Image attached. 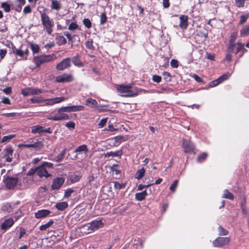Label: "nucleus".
Returning a JSON list of instances; mask_svg holds the SVG:
<instances>
[{"instance_id":"1","label":"nucleus","mask_w":249,"mask_h":249,"mask_svg":"<svg viewBox=\"0 0 249 249\" xmlns=\"http://www.w3.org/2000/svg\"><path fill=\"white\" fill-rule=\"evenodd\" d=\"M64 97H59L53 98L45 99L42 96L34 97L30 99L32 103H42V106H53L58 104L66 100Z\"/></svg>"},{"instance_id":"2","label":"nucleus","mask_w":249,"mask_h":249,"mask_svg":"<svg viewBox=\"0 0 249 249\" xmlns=\"http://www.w3.org/2000/svg\"><path fill=\"white\" fill-rule=\"evenodd\" d=\"M19 147L32 149L35 150H40L43 148V143L42 141L37 139L30 138L23 143L19 144Z\"/></svg>"},{"instance_id":"3","label":"nucleus","mask_w":249,"mask_h":249,"mask_svg":"<svg viewBox=\"0 0 249 249\" xmlns=\"http://www.w3.org/2000/svg\"><path fill=\"white\" fill-rule=\"evenodd\" d=\"M41 20L44 29L48 34H51L53 31L52 28L54 26L53 19H51L45 13H43L41 14Z\"/></svg>"},{"instance_id":"4","label":"nucleus","mask_w":249,"mask_h":249,"mask_svg":"<svg viewBox=\"0 0 249 249\" xmlns=\"http://www.w3.org/2000/svg\"><path fill=\"white\" fill-rule=\"evenodd\" d=\"M65 112H68L65 107H61L58 109L57 112L54 116H50L48 117V119L55 121L69 120L70 117Z\"/></svg>"},{"instance_id":"5","label":"nucleus","mask_w":249,"mask_h":249,"mask_svg":"<svg viewBox=\"0 0 249 249\" xmlns=\"http://www.w3.org/2000/svg\"><path fill=\"white\" fill-rule=\"evenodd\" d=\"M56 58L54 54L49 55H43L39 56H35L33 58V61L37 67L41 64L53 61Z\"/></svg>"},{"instance_id":"6","label":"nucleus","mask_w":249,"mask_h":249,"mask_svg":"<svg viewBox=\"0 0 249 249\" xmlns=\"http://www.w3.org/2000/svg\"><path fill=\"white\" fill-rule=\"evenodd\" d=\"M118 91L124 97L135 96L137 93L131 90V87L129 85H120L117 87Z\"/></svg>"},{"instance_id":"7","label":"nucleus","mask_w":249,"mask_h":249,"mask_svg":"<svg viewBox=\"0 0 249 249\" xmlns=\"http://www.w3.org/2000/svg\"><path fill=\"white\" fill-rule=\"evenodd\" d=\"M88 151L89 150L86 145H81L76 148L73 152L75 155L74 156V158H73L72 159L76 160L79 159L80 157L79 156H80L81 158H84L86 157Z\"/></svg>"},{"instance_id":"8","label":"nucleus","mask_w":249,"mask_h":249,"mask_svg":"<svg viewBox=\"0 0 249 249\" xmlns=\"http://www.w3.org/2000/svg\"><path fill=\"white\" fill-rule=\"evenodd\" d=\"M182 147L186 153L196 154V148L194 143L189 140L183 139L182 140Z\"/></svg>"},{"instance_id":"9","label":"nucleus","mask_w":249,"mask_h":249,"mask_svg":"<svg viewBox=\"0 0 249 249\" xmlns=\"http://www.w3.org/2000/svg\"><path fill=\"white\" fill-rule=\"evenodd\" d=\"M231 239L229 237H219L213 242V245L214 247H221L228 244Z\"/></svg>"},{"instance_id":"10","label":"nucleus","mask_w":249,"mask_h":249,"mask_svg":"<svg viewBox=\"0 0 249 249\" xmlns=\"http://www.w3.org/2000/svg\"><path fill=\"white\" fill-rule=\"evenodd\" d=\"M73 78L71 74L63 73V74L57 76L55 78V81L58 83H66L72 81Z\"/></svg>"},{"instance_id":"11","label":"nucleus","mask_w":249,"mask_h":249,"mask_svg":"<svg viewBox=\"0 0 249 249\" xmlns=\"http://www.w3.org/2000/svg\"><path fill=\"white\" fill-rule=\"evenodd\" d=\"M31 132L33 134H41L43 133H51V128L50 127L45 128L44 127L39 125H34L31 127Z\"/></svg>"},{"instance_id":"12","label":"nucleus","mask_w":249,"mask_h":249,"mask_svg":"<svg viewBox=\"0 0 249 249\" xmlns=\"http://www.w3.org/2000/svg\"><path fill=\"white\" fill-rule=\"evenodd\" d=\"M231 76V74L230 73H227L224 74H223L222 75L220 76L219 78H218L217 79L213 81L212 82H210L209 84V86L210 87H214L220 83H222L224 81L228 79L230 76Z\"/></svg>"},{"instance_id":"13","label":"nucleus","mask_w":249,"mask_h":249,"mask_svg":"<svg viewBox=\"0 0 249 249\" xmlns=\"http://www.w3.org/2000/svg\"><path fill=\"white\" fill-rule=\"evenodd\" d=\"M36 174L40 178H48L51 176V174L48 173L47 169L42 165L36 167Z\"/></svg>"},{"instance_id":"14","label":"nucleus","mask_w":249,"mask_h":249,"mask_svg":"<svg viewBox=\"0 0 249 249\" xmlns=\"http://www.w3.org/2000/svg\"><path fill=\"white\" fill-rule=\"evenodd\" d=\"M71 66V59L70 58H66L63 61L59 63L56 65V69L58 70L62 71Z\"/></svg>"},{"instance_id":"15","label":"nucleus","mask_w":249,"mask_h":249,"mask_svg":"<svg viewBox=\"0 0 249 249\" xmlns=\"http://www.w3.org/2000/svg\"><path fill=\"white\" fill-rule=\"evenodd\" d=\"M18 179L17 178L8 177L5 179V183L9 189H13L17 184Z\"/></svg>"},{"instance_id":"16","label":"nucleus","mask_w":249,"mask_h":249,"mask_svg":"<svg viewBox=\"0 0 249 249\" xmlns=\"http://www.w3.org/2000/svg\"><path fill=\"white\" fill-rule=\"evenodd\" d=\"M64 179L63 178H57L53 179V184L52 185V189L53 190L58 189L62 185L64 182Z\"/></svg>"},{"instance_id":"17","label":"nucleus","mask_w":249,"mask_h":249,"mask_svg":"<svg viewBox=\"0 0 249 249\" xmlns=\"http://www.w3.org/2000/svg\"><path fill=\"white\" fill-rule=\"evenodd\" d=\"M188 17L186 15H181L179 17V27L182 29H186L188 26Z\"/></svg>"},{"instance_id":"18","label":"nucleus","mask_w":249,"mask_h":249,"mask_svg":"<svg viewBox=\"0 0 249 249\" xmlns=\"http://www.w3.org/2000/svg\"><path fill=\"white\" fill-rule=\"evenodd\" d=\"M13 150L11 147H8L4 150V157L6 159L7 162H11L12 161V155Z\"/></svg>"},{"instance_id":"19","label":"nucleus","mask_w":249,"mask_h":249,"mask_svg":"<svg viewBox=\"0 0 249 249\" xmlns=\"http://www.w3.org/2000/svg\"><path fill=\"white\" fill-rule=\"evenodd\" d=\"M51 211L48 210L43 209L39 210L35 213V217L37 219L43 218L49 215Z\"/></svg>"},{"instance_id":"20","label":"nucleus","mask_w":249,"mask_h":249,"mask_svg":"<svg viewBox=\"0 0 249 249\" xmlns=\"http://www.w3.org/2000/svg\"><path fill=\"white\" fill-rule=\"evenodd\" d=\"M237 36V33H233L231 35V38L230 40V45H229V48H228V51L230 53H231L233 52V51L235 47V44L234 43V42Z\"/></svg>"},{"instance_id":"21","label":"nucleus","mask_w":249,"mask_h":249,"mask_svg":"<svg viewBox=\"0 0 249 249\" xmlns=\"http://www.w3.org/2000/svg\"><path fill=\"white\" fill-rule=\"evenodd\" d=\"M90 228L93 231L97 230L98 229L103 227V224L101 220H94L89 223Z\"/></svg>"},{"instance_id":"22","label":"nucleus","mask_w":249,"mask_h":249,"mask_svg":"<svg viewBox=\"0 0 249 249\" xmlns=\"http://www.w3.org/2000/svg\"><path fill=\"white\" fill-rule=\"evenodd\" d=\"M67 112H76L84 110V107L82 106H71L65 107Z\"/></svg>"},{"instance_id":"23","label":"nucleus","mask_w":249,"mask_h":249,"mask_svg":"<svg viewBox=\"0 0 249 249\" xmlns=\"http://www.w3.org/2000/svg\"><path fill=\"white\" fill-rule=\"evenodd\" d=\"M14 221L11 218L5 220L1 226L2 230H6L7 228L11 227L14 224Z\"/></svg>"},{"instance_id":"24","label":"nucleus","mask_w":249,"mask_h":249,"mask_svg":"<svg viewBox=\"0 0 249 249\" xmlns=\"http://www.w3.org/2000/svg\"><path fill=\"white\" fill-rule=\"evenodd\" d=\"M81 178V176L79 174L73 173L69 176V179L71 183H75L78 181Z\"/></svg>"},{"instance_id":"25","label":"nucleus","mask_w":249,"mask_h":249,"mask_svg":"<svg viewBox=\"0 0 249 249\" xmlns=\"http://www.w3.org/2000/svg\"><path fill=\"white\" fill-rule=\"evenodd\" d=\"M147 195V191L144 190L142 192L136 193L135 194V198L138 201H142L145 198Z\"/></svg>"},{"instance_id":"26","label":"nucleus","mask_w":249,"mask_h":249,"mask_svg":"<svg viewBox=\"0 0 249 249\" xmlns=\"http://www.w3.org/2000/svg\"><path fill=\"white\" fill-rule=\"evenodd\" d=\"M86 105L90 107H97L98 103L95 100L89 98L86 100Z\"/></svg>"},{"instance_id":"27","label":"nucleus","mask_w":249,"mask_h":249,"mask_svg":"<svg viewBox=\"0 0 249 249\" xmlns=\"http://www.w3.org/2000/svg\"><path fill=\"white\" fill-rule=\"evenodd\" d=\"M62 7L60 2L56 0H52L51 2V8L53 10H59Z\"/></svg>"},{"instance_id":"28","label":"nucleus","mask_w":249,"mask_h":249,"mask_svg":"<svg viewBox=\"0 0 249 249\" xmlns=\"http://www.w3.org/2000/svg\"><path fill=\"white\" fill-rule=\"evenodd\" d=\"M68 207V204L66 202H60L55 205L56 208L59 211H63Z\"/></svg>"},{"instance_id":"29","label":"nucleus","mask_w":249,"mask_h":249,"mask_svg":"<svg viewBox=\"0 0 249 249\" xmlns=\"http://www.w3.org/2000/svg\"><path fill=\"white\" fill-rule=\"evenodd\" d=\"M81 231L85 233H89L93 231L92 229L90 228L89 223L85 225H83L80 227Z\"/></svg>"},{"instance_id":"30","label":"nucleus","mask_w":249,"mask_h":249,"mask_svg":"<svg viewBox=\"0 0 249 249\" xmlns=\"http://www.w3.org/2000/svg\"><path fill=\"white\" fill-rule=\"evenodd\" d=\"M55 39L56 43L58 45H64L67 42L65 38L62 36H57L56 37Z\"/></svg>"},{"instance_id":"31","label":"nucleus","mask_w":249,"mask_h":249,"mask_svg":"<svg viewBox=\"0 0 249 249\" xmlns=\"http://www.w3.org/2000/svg\"><path fill=\"white\" fill-rule=\"evenodd\" d=\"M222 197L227 198L230 200H233L234 199V196L228 190H225L224 191Z\"/></svg>"},{"instance_id":"32","label":"nucleus","mask_w":249,"mask_h":249,"mask_svg":"<svg viewBox=\"0 0 249 249\" xmlns=\"http://www.w3.org/2000/svg\"><path fill=\"white\" fill-rule=\"evenodd\" d=\"M16 137L15 134H10L7 136H4L1 140V143H7L9 142H10L12 139L15 138Z\"/></svg>"},{"instance_id":"33","label":"nucleus","mask_w":249,"mask_h":249,"mask_svg":"<svg viewBox=\"0 0 249 249\" xmlns=\"http://www.w3.org/2000/svg\"><path fill=\"white\" fill-rule=\"evenodd\" d=\"M145 172V169L143 168L138 170L135 174V178L137 179H141L144 176Z\"/></svg>"},{"instance_id":"34","label":"nucleus","mask_w":249,"mask_h":249,"mask_svg":"<svg viewBox=\"0 0 249 249\" xmlns=\"http://www.w3.org/2000/svg\"><path fill=\"white\" fill-rule=\"evenodd\" d=\"M122 155V152L120 151H117L115 152H109L107 153L106 154V157H119Z\"/></svg>"},{"instance_id":"35","label":"nucleus","mask_w":249,"mask_h":249,"mask_svg":"<svg viewBox=\"0 0 249 249\" xmlns=\"http://www.w3.org/2000/svg\"><path fill=\"white\" fill-rule=\"evenodd\" d=\"M53 223V221L51 220L48 223L44 225H42L41 226H40L39 230L40 231H45L46 229H48L51 226H52Z\"/></svg>"},{"instance_id":"36","label":"nucleus","mask_w":249,"mask_h":249,"mask_svg":"<svg viewBox=\"0 0 249 249\" xmlns=\"http://www.w3.org/2000/svg\"><path fill=\"white\" fill-rule=\"evenodd\" d=\"M208 154L206 152H204L198 156L197 158V161L198 162H202L204 161L207 158Z\"/></svg>"},{"instance_id":"37","label":"nucleus","mask_w":249,"mask_h":249,"mask_svg":"<svg viewBox=\"0 0 249 249\" xmlns=\"http://www.w3.org/2000/svg\"><path fill=\"white\" fill-rule=\"evenodd\" d=\"M66 151V149L62 150L57 157H56L54 159L52 160L57 162L61 161L62 160L64 155L65 154Z\"/></svg>"},{"instance_id":"38","label":"nucleus","mask_w":249,"mask_h":249,"mask_svg":"<svg viewBox=\"0 0 249 249\" xmlns=\"http://www.w3.org/2000/svg\"><path fill=\"white\" fill-rule=\"evenodd\" d=\"M241 36H245L249 35V26H246L240 30Z\"/></svg>"},{"instance_id":"39","label":"nucleus","mask_w":249,"mask_h":249,"mask_svg":"<svg viewBox=\"0 0 249 249\" xmlns=\"http://www.w3.org/2000/svg\"><path fill=\"white\" fill-rule=\"evenodd\" d=\"M31 49L34 53H36L39 52V47L38 45L36 44L31 43L30 45Z\"/></svg>"},{"instance_id":"40","label":"nucleus","mask_w":249,"mask_h":249,"mask_svg":"<svg viewBox=\"0 0 249 249\" xmlns=\"http://www.w3.org/2000/svg\"><path fill=\"white\" fill-rule=\"evenodd\" d=\"M72 62L73 64L76 66H82V63L79 60V59L78 56H74L72 59Z\"/></svg>"},{"instance_id":"41","label":"nucleus","mask_w":249,"mask_h":249,"mask_svg":"<svg viewBox=\"0 0 249 249\" xmlns=\"http://www.w3.org/2000/svg\"><path fill=\"white\" fill-rule=\"evenodd\" d=\"M218 232L220 235H226L228 234V231L221 226L218 227Z\"/></svg>"},{"instance_id":"42","label":"nucleus","mask_w":249,"mask_h":249,"mask_svg":"<svg viewBox=\"0 0 249 249\" xmlns=\"http://www.w3.org/2000/svg\"><path fill=\"white\" fill-rule=\"evenodd\" d=\"M13 52L15 53L17 55L20 56L21 57H24V52L23 51L20 50V49H16L15 50L13 49Z\"/></svg>"},{"instance_id":"43","label":"nucleus","mask_w":249,"mask_h":249,"mask_svg":"<svg viewBox=\"0 0 249 249\" xmlns=\"http://www.w3.org/2000/svg\"><path fill=\"white\" fill-rule=\"evenodd\" d=\"M2 209L3 211H6L8 213L11 212L12 210V206L9 204H6L2 206Z\"/></svg>"},{"instance_id":"44","label":"nucleus","mask_w":249,"mask_h":249,"mask_svg":"<svg viewBox=\"0 0 249 249\" xmlns=\"http://www.w3.org/2000/svg\"><path fill=\"white\" fill-rule=\"evenodd\" d=\"M235 46H237L236 53H237L242 50H245L244 44L241 42H238L236 44H235Z\"/></svg>"},{"instance_id":"45","label":"nucleus","mask_w":249,"mask_h":249,"mask_svg":"<svg viewBox=\"0 0 249 249\" xmlns=\"http://www.w3.org/2000/svg\"><path fill=\"white\" fill-rule=\"evenodd\" d=\"M1 7L6 12H9L10 10V6L6 2H3L1 4Z\"/></svg>"},{"instance_id":"46","label":"nucleus","mask_w":249,"mask_h":249,"mask_svg":"<svg viewBox=\"0 0 249 249\" xmlns=\"http://www.w3.org/2000/svg\"><path fill=\"white\" fill-rule=\"evenodd\" d=\"M74 190L71 188L67 189L64 194V197L68 198L70 197L72 193H73Z\"/></svg>"},{"instance_id":"47","label":"nucleus","mask_w":249,"mask_h":249,"mask_svg":"<svg viewBox=\"0 0 249 249\" xmlns=\"http://www.w3.org/2000/svg\"><path fill=\"white\" fill-rule=\"evenodd\" d=\"M178 184V180H175L174 182L171 184V186L170 187V190L173 192H174L176 191Z\"/></svg>"},{"instance_id":"48","label":"nucleus","mask_w":249,"mask_h":249,"mask_svg":"<svg viewBox=\"0 0 249 249\" xmlns=\"http://www.w3.org/2000/svg\"><path fill=\"white\" fill-rule=\"evenodd\" d=\"M78 28V24L75 22L71 23L68 27V29L69 30H72V31L75 30L77 29Z\"/></svg>"},{"instance_id":"49","label":"nucleus","mask_w":249,"mask_h":249,"mask_svg":"<svg viewBox=\"0 0 249 249\" xmlns=\"http://www.w3.org/2000/svg\"><path fill=\"white\" fill-rule=\"evenodd\" d=\"M83 22L84 25L88 28H89L91 27V22L89 19L85 18L83 20Z\"/></svg>"},{"instance_id":"50","label":"nucleus","mask_w":249,"mask_h":249,"mask_svg":"<svg viewBox=\"0 0 249 249\" xmlns=\"http://www.w3.org/2000/svg\"><path fill=\"white\" fill-rule=\"evenodd\" d=\"M236 5L238 7H243L245 4V0H235Z\"/></svg>"},{"instance_id":"51","label":"nucleus","mask_w":249,"mask_h":249,"mask_svg":"<svg viewBox=\"0 0 249 249\" xmlns=\"http://www.w3.org/2000/svg\"><path fill=\"white\" fill-rule=\"evenodd\" d=\"M107 16L105 13H102L100 16V23L104 24L107 21Z\"/></svg>"},{"instance_id":"52","label":"nucleus","mask_w":249,"mask_h":249,"mask_svg":"<svg viewBox=\"0 0 249 249\" xmlns=\"http://www.w3.org/2000/svg\"><path fill=\"white\" fill-rule=\"evenodd\" d=\"M114 187L115 189L119 190L124 187V185L120 184L117 182H114Z\"/></svg>"},{"instance_id":"53","label":"nucleus","mask_w":249,"mask_h":249,"mask_svg":"<svg viewBox=\"0 0 249 249\" xmlns=\"http://www.w3.org/2000/svg\"><path fill=\"white\" fill-rule=\"evenodd\" d=\"M92 43H93V42H92V40H91V39L88 40L86 42V46L88 48H89V49H93L94 48V47L93 46Z\"/></svg>"},{"instance_id":"54","label":"nucleus","mask_w":249,"mask_h":249,"mask_svg":"<svg viewBox=\"0 0 249 249\" xmlns=\"http://www.w3.org/2000/svg\"><path fill=\"white\" fill-rule=\"evenodd\" d=\"M33 92L34 95H38L40 93H42L44 92V90L39 89L37 88H33Z\"/></svg>"},{"instance_id":"55","label":"nucleus","mask_w":249,"mask_h":249,"mask_svg":"<svg viewBox=\"0 0 249 249\" xmlns=\"http://www.w3.org/2000/svg\"><path fill=\"white\" fill-rule=\"evenodd\" d=\"M170 65L172 67L174 68H177L178 66V62L177 60H175V59L171 60V61L170 62Z\"/></svg>"},{"instance_id":"56","label":"nucleus","mask_w":249,"mask_h":249,"mask_svg":"<svg viewBox=\"0 0 249 249\" xmlns=\"http://www.w3.org/2000/svg\"><path fill=\"white\" fill-rule=\"evenodd\" d=\"M249 18V16L248 15H242L240 17V23L241 24H242L243 23H244L247 20V19L248 18Z\"/></svg>"},{"instance_id":"57","label":"nucleus","mask_w":249,"mask_h":249,"mask_svg":"<svg viewBox=\"0 0 249 249\" xmlns=\"http://www.w3.org/2000/svg\"><path fill=\"white\" fill-rule=\"evenodd\" d=\"M152 80L156 83H160L161 81V77L160 76L155 75L153 76Z\"/></svg>"},{"instance_id":"58","label":"nucleus","mask_w":249,"mask_h":249,"mask_svg":"<svg viewBox=\"0 0 249 249\" xmlns=\"http://www.w3.org/2000/svg\"><path fill=\"white\" fill-rule=\"evenodd\" d=\"M66 126L70 129H74L75 127V123L72 122H68L66 124Z\"/></svg>"},{"instance_id":"59","label":"nucleus","mask_w":249,"mask_h":249,"mask_svg":"<svg viewBox=\"0 0 249 249\" xmlns=\"http://www.w3.org/2000/svg\"><path fill=\"white\" fill-rule=\"evenodd\" d=\"M124 139V138L122 136H118L114 137L115 142L116 143L119 144Z\"/></svg>"},{"instance_id":"60","label":"nucleus","mask_w":249,"mask_h":249,"mask_svg":"<svg viewBox=\"0 0 249 249\" xmlns=\"http://www.w3.org/2000/svg\"><path fill=\"white\" fill-rule=\"evenodd\" d=\"M107 118L102 119L99 122L98 125L100 127H103L107 123Z\"/></svg>"},{"instance_id":"61","label":"nucleus","mask_w":249,"mask_h":249,"mask_svg":"<svg viewBox=\"0 0 249 249\" xmlns=\"http://www.w3.org/2000/svg\"><path fill=\"white\" fill-rule=\"evenodd\" d=\"M45 168L47 169L48 168H52L53 167V164L51 162H44L42 164Z\"/></svg>"},{"instance_id":"62","label":"nucleus","mask_w":249,"mask_h":249,"mask_svg":"<svg viewBox=\"0 0 249 249\" xmlns=\"http://www.w3.org/2000/svg\"><path fill=\"white\" fill-rule=\"evenodd\" d=\"M163 75L164 76V79L166 81H170V80L171 75H170V74L169 72H167V71H164L163 72Z\"/></svg>"},{"instance_id":"63","label":"nucleus","mask_w":249,"mask_h":249,"mask_svg":"<svg viewBox=\"0 0 249 249\" xmlns=\"http://www.w3.org/2000/svg\"><path fill=\"white\" fill-rule=\"evenodd\" d=\"M30 88L25 89H23L21 91L22 94L23 96H26L30 95Z\"/></svg>"},{"instance_id":"64","label":"nucleus","mask_w":249,"mask_h":249,"mask_svg":"<svg viewBox=\"0 0 249 249\" xmlns=\"http://www.w3.org/2000/svg\"><path fill=\"white\" fill-rule=\"evenodd\" d=\"M23 12L24 14H29L31 12V9L30 6H26L23 9Z\"/></svg>"}]
</instances>
